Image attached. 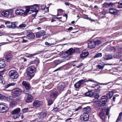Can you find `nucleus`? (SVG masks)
Instances as JSON below:
<instances>
[{"instance_id": "1", "label": "nucleus", "mask_w": 122, "mask_h": 122, "mask_svg": "<svg viewBox=\"0 0 122 122\" xmlns=\"http://www.w3.org/2000/svg\"><path fill=\"white\" fill-rule=\"evenodd\" d=\"M38 5L36 4L30 6L26 7L25 11L22 9L17 10H15V13L16 15H26L28 12H29V10L35 9L36 10H37L38 9Z\"/></svg>"}, {"instance_id": "2", "label": "nucleus", "mask_w": 122, "mask_h": 122, "mask_svg": "<svg viewBox=\"0 0 122 122\" xmlns=\"http://www.w3.org/2000/svg\"><path fill=\"white\" fill-rule=\"evenodd\" d=\"M27 76L29 79H31L34 76V73L36 71V69L34 66H31L28 67L26 69Z\"/></svg>"}, {"instance_id": "3", "label": "nucleus", "mask_w": 122, "mask_h": 122, "mask_svg": "<svg viewBox=\"0 0 122 122\" xmlns=\"http://www.w3.org/2000/svg\"><path fill=\"white\" fill-rule=\"evenodd\" d=\"M107 98L106 95H104L101 97V98L99 100V103L95 104V105L97 107L99 106L102 107L104 106L107 101Z\"/></svg>"}, {"instance_id": "4", "label": "nucleus", "mask_w": 122, "mask_h": 122, "mask_svg": "<svg viewBox=\"0 0 122 122\" xmlns=\"http://www.w3.org/2000/svg\"><path fill=\"white\" fill-rule=\"evenodd\" d=\"M9 76L10 78L14 80L17 79L19 75L18 73L16 70H13L9 71Z\"/></svg>"}, {"instance_id": "5", "label": "nucleus", "mask_w": 122, "mask_h": 122, "mask_svg": "<svg viewBox=\"0 0 122 122\" xmlns=\"http://www.w3.org/2000/svg\"><path fill=\"white\" fill-rule=\"evenodd\" d=\"M9 109L7 105L5 103H0V112L4 113L6 112Z\"/></svg>"}, {"instance_id": "6", "label": "nucleus", "mask_w": 122, "mask_h": 122, "mask_svg": "<svg viewBox=\"0 0 122 122\" xmlns=\"http://www.w3.org/2000/svg\"><path fill=\"white\" fill-rule=\"evenodd\" d=\"M21 90L19 88H16L11 90V93L13 96L17 97L21 93Z\"/></svg>"}, {"instance_id": "7", "label": "nucleus", "mask_w": 122, "mask_h": 122, "mask_svg": "<svg viewBox=\"0 0 122 122\" xmlns=\"http://www.w3.org/2000/svg\"><path fill=\"white\" fill-rule=\"evenodd\" d=\"M0 12L2 15H11L13 14V11L10 9L8 10L2 11Z\"/></svg>"}, {"instance_id": "8", "label": "nucleus", "mask_w": 122, "mask_h": 122, "mask_svg": "<svg viewBox=\"0 0 122 122\" xmlns=\"http://www.w3.org/2000/svg\"><path fill=\"white\" fill-rule=\"evenodd\" d=\"M89 115L88 113H84L82 114L81 119L82 121H86L89 119Z\"/></svg>"}, {"instance_id": "9", "label": "nucleus", "mask_w": 122, "mask_h": 122, "mask_svg": "<svg viewBox=\"0 0 122 122\" xmlns=\"http://www.w3.org/2000/svg\"><path fill=\"white\" fill-rule=\"evenodd\" d=\"M35 37V35L32 33L28 32L27 33V35L26 36H23L22 38H26L30 40L33 39Z\"/></svg>"}, {"instance_id": "10", "label": "nucleus", "mask_w": 122, "mask_h": 122, "mask_svg": "<svg viewBox=\"0 0 122 122\" xmlns=\"http://www.w3.org/2000/svg\"><path fill=\"white\" fill-rule=\"evenodd\" d=\"M46 115V112L40 113L39 115V120L38 121L40 122L42 121L43 120V118L45 117Z\"/></svg>"}, {"instance_id": "11", "label": "nucleus", "mask_w": 122, "mask_h": 122, "mask_svg": "<svg viewBox=\"0 0 122 122\" xmlns=\"http://www.w3.org/2000/svg\"><path fill=\"white\" fill-rule=\"evenodd\" d=\"M22 84L26 89L29 90L30 89V85L29 83L27 82L24 81L22 82Z\"/></svg>"}, {"instance_id": "12", "label": "nucleus", "mask_w": 122, "mask_h": 122, "mask_svg": "<svg viewBox=\"0 0 122 122\" xmlns=\"http://www.w3.org/2000/svg\"><path fill=\"white\" fill-rule=\"evenodd\" d=\"M89 54V53L87 50H83L80 55V57L81 58H84L87 56Z\"/></svg>"}, {"instance_id": "13", "label": "nucleus", "mask_w": 122, "mask_h": 122, "mask_svg": "<svg viewBox=\"0 0 122 122\" xmlns=\"http://www.w3.org/2000/svg\"><path fill=\"white\" fill-rule=\"evenodd\" d=\"M42 104L43 102L42 101L39 100H35L33 103V106L36 107H39Z\"/></svg>"}, {"instance_id": "14", "label": "nucleus", "mask_w": 122, "mask_h": 122, "mask_svg": "<svg viewBox=\"0 0 122 122\" xmlns=\"http://www.w3.org/2000/svg\"><path fill=\"white\" fill-rule=\"evenodd\" d=\"M92 87L95 88V92L98 94L102 90L101 88L99 85H96L95 86H92Z\"/></svg>"}, {"instance_id": "15", "label": "nucleus", "mask_w": 122, "mask_h": 122, "mask_svg": "<svg viewBox=\"0 0 122 122\" xmlns=\"http://www.w3.org/2000/svg\"><path fill=\"white\" fill-rule=\"evenodd\" d=\"M83 84V83L80 80L76 83L74 84V86L76 88L78 89L82 87L83 86H82Z\"/></svg>"}, {"instance_id": "16", "label": "nucleus", "mask_w": 122, "mask_h": 122, "mask_svg": "<svg viewBox=\"0 0 122 122\" xmlns=\"http://www.w3.org/2000/svg\"><path fill=\"white\" fill-rule=\"evenodd\" d=\"M99 116L101 118L103 121H106L107 117L103 112H100L99 114Z\"/></svg>"}, {"instance_id": "17", "label": "nucleus", "mask_w": 122, "mask_h": 122, "mask_svg": "<svg viewBox=\"0 0 122 122\" xmlns=\"http://www.w3.org/2000/svg\"><path fill=\"white\" fill-rule=\"evenodd\" d=\"M94 93L91 90H89L87 92L85 93V95L86 97H92L94 96Z\"/></svg>"}, {"instance_id": "18", "label": "nucleus", "mask_w": 122, "mask_h": 122, "mask_svg": "<svg viewBox=\"0 0 122 122\" xmlns=\"http://www.w3.org/2000/svg\"><path fill=\"white\" fill-rule=\"evenodd\" d=\"M45 33V32L43 30L39 31L36 33V37L37 38H40Z\"/></svg>"}, {"instance_id": "19", "label": "nucleus", "mask_w": 122, "mask_h": 122, "mask_svg": "<svg viewBox=\"0 0 122 122\" xmlns=\"http://www.w3.org/2000/svg\"><path fill=\"white\" fill-rule=\"evenodd\" d=\"M33 97L30 94L27 95L26 99L25 100L26 102L28 103L32 102L33 99Z\"/></svg>"}, {"instance_id": "20", "label": "nucleus", "mask_w": 122, "mask_h": 122, "mask_svg": "<svg viewBox=\"0 0 122 122\" xmlns=\"http://www.w3.org/2000/svg\"><path fill=\"white\" fill-rule=\"evenodd\" d=\"M88 41V46L89 48L92 49L95 47V45L93 43V41L90 40H89Z\"/></svg>"}, {"instance_id": "21", "label": "nucleus", "mask_w": 122, "mask_h": 122, "mask_svg": "<svg viewBox=\"0 0 122 122\" xmlns=\"http://www.w3.org/2000/svg\"><path fill=\"white\" fill-rule=\"evenodd\" d=\"M65 87V84L64 83H61L59 85L57 89L58 90L61 91L63 90L64 88Z\"/></svg>"}, {"instance_id": "22", "label": "nucleus", "mask_w": 122, "mask_h": 122, "mask_svg": "<svg viewBox=\"0 0 122 122\" xmlns=\"http://www.w3.org/2000/svg\"><path fill=\"white\" fill-rule=\"evenodd\" d=\"M58 92L56 91H54L52 92L50 95V97L51 98L55 99L56 98V97L58 96Z\"/></svg>"}, {"instance_id": "23", "label": "nucleus", "mask_w": 122, "mask_h": 122, "mask_svg": "<svg viewBox=\"0 0 122 122\" xmlns=\"http://www.w3.org/2000/svg\"><path fill=\"white\" fill-rule=\"evenodd\" d=\"M13 57L12 55L10 53L7 54L5 56V58L8 61H10L11 59Z\"/></svg>"}, {"instance_id": "24", "label": "nucleus", "mask_w": 122, "mask_h": 122, "mask_svg": "<svg viewBox=\"0 0 122 122\" xmlns=\"http://www.w3.org/2000/svg\"><path fill=\"white\" fill-rule=\"evenodd\" d=\"M104 58L105 59L108 60L112 59L113 57L112 55L110 54H105L104 56Z\"/></svg>"}, {"instance_id": "25", "label": "nucleus", "mask_w": 122, "mask_h": 122, "mask_svg": "<svg viewBox=\"0 0 122 122\" xmlns=\"http://www.w3.org/2000/svg\"><path fill=\"white\" fill-rule=\"evenodd\" d=\"M91 109L89 106H87L83 108V111L84 113H89L91 112Z\"/></svg>"}, {"instance_id": "26", "label": "nucleus", "mask_w": 122, "mask_h": 122, "mask_svg": "<svg viewBox=\"0 0 122 122\" xmlns=\"http://www.w3.org/2000/svg\"><path fill=\"white\" fill-rule=\"evenodd\" d=\"M75 52L74 49L72 48H70L66 51V53L69 55H71L72 54Z\"/></svg>"}, {"instance_id": "27", "label": "nucleus", "mask_w": 122, "mask_h": 122, "mask_svg": "<svg viewBox=\"0 0 122 122\" xmlns=\"http://www.w3.org/2000/svg\"><path fill=\"white\" fill-rule=\"evenodd\" d=\"M109 12L111 14L116 15L118 12V11L115 9L111 8L109 10Z\"/></svg>"}, {"instance_id": "28", "label": "nucleus", "mask_w": 122, "mask_h": 122, "mask_svg": "<svg viewBox=\"0 0 122 122\" xmlns=\"http://www.w3.org/2000/svg\"><path fill=\"white\" fill-rule=\"evenodd\" d=\"M36 10H29V13H31L32 14L31 15H36L38 12L39 10L38 9Z\"/></svg>"}, {"instance_id": "29", "label": "nucleus", "mask_w": 122, "mask_h": 122, "mask_svg": "<svg viewBox=\"0 0 122 122\" xmlns=\"http://www.w3.org/2000/svg\"><path fill=\"white\" fill-rule=\"evenodd\" d=\"M83 84H84L85 82H88L89 81L93 82H95L96 81L94 80H91L90 79H89L88 80H87L86 78H85L84 79H81V80Z\"/></svg>"}, {"instance_id": "30", "label": "nucleus", "mask_w": 122, "mask_h": 122, "mask_svg": "<svg viewBox=\"0 0 122 122\" xmlns=\"http://www.w3.org/2000/svg\"><path fill=\"white\" fill-rule=\"evenodd\" d=\"M120 53L116 52L114 55L113 57L114 58L119 59L121 58L122 56Z\"/></svg>"}, {"instance_id": "31", "label": "nucleus", "mask_w": 122, "mask_h": 122, "mask_svg": "<svg viewBox=\"0 0 122 122\" xmlns=\"http://www.w3.org/2000/svg\"><path fill=\"white\" fill-rule=\"evenodd\" d=\"M113 94V92L112 91H111L109 92L106 95V96L107 98H110L112 96Z\"/></svg>"}, {"instance_id": "32", "label": "nucleus", "mask_w": 122, "mask_h": 122, "mask_svg": "<svg viewBox=\"0 0 122 122\" xmlns=\"http://www.w3.org/2000/svg\"><path fill=\"white\" fill-rule=\"evenodd\" d=\"M3 60H0V69H3L5 66V65Z\"/></svg>"}, {"instance_id": "33", "label": "nucleus", "mask_w": 122, "mask_h": 122, "mask_svg": "<svg viewBox=\"0 0 122 122\" xmlns=\"http://www.w3.org/2000/svg\"><path fill=\"white\" fill-rule=\"evenodd\" d=\"M20 110V109L19 108H18L12 111V113L13 114H16L19 112Z\"/></svg>"}, {"instance_id": "34", "label": "nucleus", "mask_w": 122, "mask_h": 122, "mask_svg": "<svg viewBox=\"0 0 122 122\" xmlns=\"http://www.w3.org/2000/svg\"><path fill=\"white\" fill-rule=\"evenodd\" d=\"M15 84V83L14 82H13L8 84L7 85L5 86V89H7L8 87H10V86H14Z\"/></svg>"}, {"instance_id": "35", "label": "nucleus", "mask_w": 122, "mask_h": 122, "mask_svg": "<svg viewBox=\"0 0 122 122\" xmlns=\"http://www.w3.org/2000/svg\"><path fill=\"white\" fill-rule=\"evenodd\" d=\"M47 101L48 102L47 105H51L53 103V101L51 99H47Z\"/></svg>"}, {"instance_id": "36", "label": "nucleus", "mask_w": 122, "mask_h": 122, "mask_svg": "<svg viewBox=\"0 0 122 122\" xmlns=\"http://www.w3.org/2000/svg\"><path fill=\"white\" fill-rule=\"evenodd\" d=\"M102 54L101 53H97L94 56V58H96L101 57L102 56Z\"/></svg>"}, {"instance_id": "37", "label": "nucleus", "mask_w": 122, "mask_h": 122, "mask_svg": "<svg viewBox=\"0 0 122 122\" xmlns=\"http://www.w3.org/2000/svg\"><path fill=\"white\" fill-rule=\"evenodd\" d=\"M93 43L95 45V46H98L101 43V42L99 40H97V41H94Z\"/></svg>"}, {"instance_id": "38", "label": "nucleus", "mask_w": 122, "mask_h": 122, "mask_svg": "<svg viewBox=\"0 0 122 122\" xmlns=\"http://www.w3.org/2000/svg\"><path fill=\"white\" fill-rule=\"evenodd\" d=\"M122 112H121L119 114L118 117L117 119L116 122H118L120 121L122 118Z\"/></svg>"}, {"instance_id": "39", "label": "nucleus", "mask_w": 122, "mask_h": 122, "mask_svg": "<svg viewBox=\"0 0 122 122\" xmlns=\"http://www.w3.org/2000/svg\"><path fill=\"white\" fill-rule=\"evenodd\" d=\"M39 62V60L38 59H35L34 61H32L31 63L33 64H35L36 66H37Z\"/></svg>"}, {"instance_id": "40", "label": "nucleus", "mask_w": 122, "mask_h": 122, "mask_svg": "<svg viewBox=\"0 0 122 122\" xmlns=\"http://www.w3.org/2000/svg\"><path fill=\"white\" fill-rule=\"evenodd\" d=\"M18 22L17 21H15L11 22V24L12 25L13 27H14V29L17 28V26H16V25L18 24Z\"/></svg>"}, {"instance_id": "41", "label": "nucleus", "mask_w": 122, "mask_h": 122, "mask_svg": "<svg viewBox=\"0 0 122 122\" xmlns=\"http://www.w3.org/2000/svg\"><path fill=\"white\" fill-rule=\"evenodd\" d=\"M108 3L107 2H105L102 5V7L103 8H107L108 7Z\"/></svg>"}, {"instance_id": "42", "label": "nucleus", "mask_w": 122, "mask_h": 122, "mask_svg": "<svg viewBox=\"0 0 122 122\" xmlns=\"http://www.w3.org/2000/svg\"><path fill=\"white\" fill-rule=\"evenodd\" d=\"M61 18H62L61 17H56L55 18H54L52 19L51 20V22H53L54 21H56V19L60 20V19H61Z\"/></svg>"}, {"instance_id": "43", "label": "nucleus", "mask_w": 122, "mask_h": 122, "mask_svg": "<svg viewBox=\"0 0 122 122\" xmlns=\"http://www.w3.org/2000/svg\"><path fill=\"white\" fill-rule=\"evenodd\" d=\"M16 104L14 102H12L10 103V108H12L14 107Z\"/></svg>"}, {"instance_id": "44", "label": "nucleus", "mask_w": 122, "mask_h": 122, "mask_svg": "<svg viewBox=\"0 0 122 122\" xmlns=\"http://www.w3.org/2000/svg\"><path fill=\"white\" fill-rule=\"evenodd\" d=\"M110 50L113 52H115L116 51V48L114 47H111L110 48Z\"/></svg>"}, {"instance_id": "45", "label": "nucleus", "mask_w": 122, "mask_h": 122, "mask_svg": "<svg viewBox=\"0 0 122 122\" xmlns=\"http://www.w3.org/2000/svg\"><path fill=\"white\" fill-rule=\"evenodd\" d=\"M57 15H59V13H61L63 12L64 11L61 9H58L57 10Z\"/></svg>"}, {"instance_id": "46", "label": "nucleus", "mask_w": 122, "mask_h": 122, "mask_svg": "<svg viewBox=\"0 0 122 122\" xmlns=\"http://www.w3.org/2000/svg\"><path fill=\"white\" fill-rule=\"evenodd\" d=\"M97 93H94V97L95 99H98L99 97V95Z\"/></svg>"}, {"instance_id": "47", "label": "nucleus", "mask_w": 122, "mask_h": 122, "mask_svg": "<svg viewBox=\"0 0 122 122\" xmlns=\"http://www.w3.org/2000/svg\"><path fill=\"white\" fill-rule=\"evenodd\" d=\"M6 98V97L2 94L0 93V99L1 100H4Z\"/></svg>"}, {"instance_id": "48", "label": "nucleus", "mask_w": 122, "mask_h": 122, "mask_svg": "<svg viewBox=\"0 0 122 122\" xmlns=\"http://www.w3.org/2000/svg\"><path fill=\"white\" fill-rule=\"evenodd\" d=\"M81 49L80 48H76L75 50V52L76 53H79Z\"/></svg>"}, {"instance_id": "49", "label": "nucleus", "mask_w": 122, "mask_h": 122, "mask_svg": "<svg viewBox=\"0 0 122 122\" xmlns=\"http://www.w3.org/2000/svg\"><path fill=\"white\" fill-rule=\"evenodd\" d=\"M104 65H101L100 64H98L97 65V67L99 69H103L104 67Z\"/></svg>"}, {"instance_id": "50", "label": "nucleus", "mask_w": 122, "mask_h": 122, "mask_svg": "<svg viewBox=\"0 0 122 122\" xmlns=\"http://www.w3.org/2000/svg\"><path fill=\"white\" fill-rule=\"evenodd\" d=\"M29 110V108L27 107L25 108L22 110V112L23 113H25L26 112Z\"/></svg>"}, {"instance_id": "51", "label": "nucleus", "mask_w": 122, "mask_h": 122, "mask_svg": "<svg viewBox=\"0 0 122 122\" xmlns=\"http://www.w3.org/2000/svg\"><path fill=\"white\" fill-rule=\"evenodd\" d=\"M110 109L109 107H107L106 110V114L107 115H108L109 113Z\"/></svg>"}, {"instance_id": "52", "label": "nucleus", "mask_w": 122, "mask_h": 122, "mask_svg": "<svg viewBox=\"0 0 122 122\" xmlns=\"http://www.w3.org/2000/svg\"><path fill=\"white\" fill-rule=\"evenodd\" d=\"M37 54V53H34L32 54H30L29 55L27 56H26L29 58H32L33 57V56H35Z\"/></svg>"}, {"instance_id": "53", "label": "nucleus", "mask_w": 122, "mask_h": 122, "mask_svg": "<svg viewBox=\"0 0 122 122\" xmlns=\"http://www.w3.org/2000/svg\"><path fill=\"white\" fill-rule=\"evenodd\" d=\"M26 26V25L25 24H22L19 25L18 27H17L18 29L19 28H22L23 27H25Z\"/></svg>"}, {"instance_id": "54", "label": "nucleus", "mask_w": 122, "mask_h": 122, "mask_svg": "<svg viewBox=\"0 0 122 122\" xmlns=\"http://www.w3.org/2000/svg\"><path fill=\"white\" fill-rule=\"evenodd\" d=\"M20 116V115L18 114H15L13 116V118L15 119H17Z\"/></svg>"}, {"instance_id": "55", "label": "nucleus", "mask_w": 122, "mask_h": 122, "mask_svg": "<svg viewBox=\"0 0 122 122\" xmlns=\"http://www.w3.org/2000/svg\"><path fill=\"white\" fill-rule=\"evenodd\" d=\"M118 8H122V1L119 2V4L118 5Z\"/></svg>"}, {"instance_id": "56", "label": "nucleus", "mask_w": 122, "mask_h": 122, "mask_svg": "<svg viewBox=\"0 0 122 122\" xmlns=\"http://www.w3.org/2000/svg\"><path fill=\"white\" fill-rule=\"evenodd\" d=\"M83 18L84 19H86L87 20H90L91 21V22H92L93 21H94L95 22V20H94L92 19H91V18H89L88 17H84Z\"/></svg>"}, {"instance_id": "57", "label": "nucleus", "mask_w": 122, "mask_h": 122, "mask_svg": "<svg viewBox=\"0 0 122 122\" xmlns=\"http://www.w3.org/2000/svg\"><path fill=\"white\" fill-rule=\"evenodd\" d=\"M46 5L45 4H43L41 6V9L42 10H44L46 8Z\"/></svg>"}, {"instance_id": "58", "label": "nucleus", "mask_w": 122, "mask_h": 122, "mask_svg": "<svg viewBox=\"0 0 122 122\" xmlns=\"http://www.w3.org/2000/svg\"><path fill=\"white\" fill-rule=\"evenodd\" d=\"M45 44L46 46H51V45L52 44H51L47 42H45Z\"/></svg>"}, {"instance_id": "59", "label": "nucleus", "mask_w": 122, "mask_h": 122, "mask_svg": "<svg viewBox=\"0 0 122 122\" xmlns=\"http://www.w3.org/2000/svg\"><path fill=\"white\" fill-rule=\"evenodd\" d=\"M114 4L111 2L109 3H108V7L109 6L112 7L114 5Z\"/></svg>"}, {"instance_id": "60", "label": "nucleus", "mask_w": 122, "mask_h": 122, "mask_svg": "<svg viewBox=\"0 0 122 122\" xmlns=\"http://www.w3.org/2000/svg\"><path fill=\"white\" fill-rule=\"evenodd\" d=\"M39 20L42 21H45L46 20V18L45 17H43L39 19Z\"/></svg>"}, {"instance_id": "61", "label": "nucleus", "mask_w": 122, "mask_h": 122, "mask_svg": "<svg viewBox=\"0 0 122 122\" xmlns=\"http://www.w3.org/2000/svg\"><path fill=\"white\" fill-rule=\"evenodd\" d=\"M42 36V38H46L48 36V35L45 34H44Z\"/></svg>"}, {"instance_id": "62", "label": "nucleus", "mask_w": 122, "mask_h": 122, "mask_svg": "<svg viewBox=\"0 0 122 122\" xmlns=\"http://www.w3.org/2000/svg\"><path fill=\"white\" fill-rule=\"evenodd\" d=\"M81 106H80L77 108L76 109H75V111H77L81 109Z\"/></svg>"}, {"instance_id": "63", "label": "nucleus", "mask_w": 122, "mask_h": 122, "mask_svg": "<svg viewBox=\"0 0 122 122\" xmlns=\"http://www.w3.org/2000/svg\"><path fill=\"white\" fill-rule=\"evenodd\" d=\"M10 21H5V24L6 25H7L8 24H10Z\"/></svg>"}, {"instance_id": "64", "label": "nucleus", "mask_w": 122, "mask_h": 122, "mask_svg": "<svg viewBox=\"0 0 122 122\" xmlns=\"http://www.w3.org/2000/svg\"><path fill=\"white\" fill-rule=\"evenodd\" d=\"M44 10L46 12H49V8L48 7L46 8Z\"/></svg>"}]
</instances>
